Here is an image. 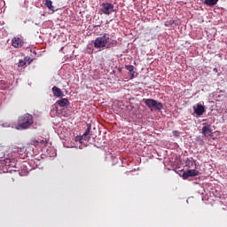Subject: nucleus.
<instances>
[{"label": "nucleus", "mask_w": 227, "mask_h": 227, "mask_svg": "<svg viewBox=\"0 0 227 227\" xmlns=\"http://www.w3.org/2000/svg\"><path fill=\"white\" fill-rule=\"evenodd\" d=\"M12 45L15 49H20V47H23V45H24V41L22 39H20V37H14L12 40Z\"/></svg>", "instance_id": "obj_7"}, {"label": "nucleus", "mask_w": 227, "mask_h": 227, "mask_svg": "<svg viewBox=\"0 0 227 227\" xmlns=\"http://www.w3.org/2000/svg\"><path fill=\"white\" fill-rule=\"evenodd\" d=\"M31 145H33V146H38V145H40V141H38V140H32Z\"/></svg>", "instance_id": "obj_19"}, {"label": "nucleus", "mask_w": 227, "mask_h": 227, "mask_svg": "<svg viewBox=\"0 0 227 227\" xmlns=\"http://www.w3.org/2000/svg\"><path fill=\"white\" fill-rule=\"evenodd\" d=\"M173 24H175V20H168L165 22V27H171V26H173Z\"/></svg>", "instance_id": "obj_17"}, {"label": "nucleus", "mask_w": 227, "mask_h": 227, "mask_svg": "<svg viewBox=\"0 0 227 227\" xmlns=\"http://www.w3.org/2000/svg\"><path fill=\"white\" fill-rule=\"evenodd\" d=\"M52 93L54 97H57L58 98H61L62 97H65V94H63V91L61 89L58 88L57 86L52 87Z\"/></svg>", "instance_id": "obj_10"}, {"label": "nucleus", "mask_w": 227, "mask_h": 227, "mask_svg": "<svg viewBox=\"0 0 227 227\" xmlns=\"http://www.w3.org/2000/svg\"><path fill=\"white\" fill-rule=\"evenodd\" d=\"M193 111L197 116H201L203 115V113H205V106L198 103L196 106H193Z\"/></svg>", "instance_id": "obj_8"}, {"label": "nucleus", "mask_w": 227, "mask_h": 227, "mask_svg": "<svg viewBox=\"0 0 227 227\" xmlns=\"http://www.w3.org/2000/svg\"><path fill=\"white\" fill-rule=\"evenodd\" d=\"M144 102L145 106H147L148 108L151 109V111H162V109H164V106H162V103L155 99L147 98L144 99Z\"/></svg>", "instance_id": "obj_3"}, {"label": "nucleus", "mask_w": 227, "mask_h": 227, "mask_svg": "<svg viewBox=\"0 0 227 227\" xmlns=\"http://www.w3.org/2000/svg\"><path fill=\"white\" fill-rule=\"evenodd\" d=\"M56 105L59 106V107H67V106H70V101H68V98H64L56 101Z\"/></svg>", "instance_id": "obj_11"}, {"label": "nucleus", "mask_w": 227, "mask_h": 227, "mask_svg": "<svg viewBox=\"0 0 227 227\" xmlns=\"http://www.w3.org/2000/svg\"><path fill=\"white\" fill-rule=\"evenodd\" d=\"M25 65H26V61H24V60H20V61H19V64H18V67H25Z\"/></svg>", "instance_id": "obj_20"}, {"label": "nucleus", "mask_w": 227, "mask_h": 227, "mask_svg": "<svg viewBox=\"0 0 227 227\" xmlns=\"http://www.w3.org/2000/svg\"><path fill=\"white\" fill-rule=\"evenodd\" d=\"M113 47H118V41L116 39H111V35L107 33L100 34L94 40V48L99 49V51L113 49Z\"/></svg>", "instance_id": "obj_1"}, {"label": "nucleus", "mask_w": 227, "mask_h": 227, "mask_svg": "<svg viewBox=\"0 0 227 227\" xmlns=\"http://www.w3.org/2000/svg\"><path fill=\"white\" fill-rule=\"evenodd\" d=\"M126 70H128L129 73V75H131V79H134V75L136 74V71H134V66H125Z\"/></svg>", "instance_id": "obj_14"}, {"label": "nucleus", "mask_w": 227, "mask_h": 227, "mask_svg": "<svg viewBox=\"0 0 227 227\" xmlns=\"http://www.w3.org/2000/svg\"><path fill=\"white\" fill-rule=\"evenodd\" d=\"M101 15H111L114 12V4L111 3H103L101 4L100 8Z\"/></svg>", "instance_id": "obj_4"}, {"label": "nucleus", "mask_w": 227, "mask_h": 227, "mask_svg": "<svg viewBox=\"0 0 227 227\" xmlns=\"http://www.w3.org/2000/svg\"><path fill=\"white\" fill-rule=\"evenodd\" d=\"M38 141H39V144L41 143L42 145H44V146H45V145H47V139H45V140L39 139Z\"/></svg>", "instance_id": "obj_21"}, {"label": "nucleus", "mask_w": 227, "mask_h": 227, "mask_svg": "<svg viewBox=\"0 0 227 227\" xmlns=\"http://www.w3.org/2000/svg\"><path fill=\"white\" fill-rule=\"evenodd\" d=\"M202 134L205 137H210L212 136V127L209 124L203 126Z\"/></svg>", "instance_id": "obj_9"}, {"label": "nucleus", "mask_w": 227, "mask_h": 227, "mask_svg": "<svg viewBox=\"0 0 227 227\" xmlns=\"http://www.w3.org/2000/svg\"><path fill=\"white\" fill-rule=\"evenodd\" d=\"M8 87V83L4 81H0V90H6Z\"/></svg>", "instance_id": "obj_18"}, {"label": "nucleus", "mask_w": 227, "mask_h": 227, "mask_svg": "<svg viewBox=\"0 0 227 227\" xmlns=\"http://www.w3.org/2000/svg\"><path fill=\"white\" fill-rule=\"evenodd\" d=\"M219 3V0H204V4L207 6H215Z\"/></svg>", "instance_id": "obj_15"}, {"label": "nucleus", "mask_w": 227, "mask_h": 227, "mask_svg": "<svg viewBox=\"0 0 227 227\" xmlns=\"http://www.w3.org/2000/svg\"><path fill=\"white\" fill-rule=\"evenodd\" d=\"M4 165L7 166V168H15V161L7 158L4 160Z\"/></svg>", "instance_id": "obj_12"}, {"label": "nucleus", "mask_w": 227, "mask_h": 227, "mask_svg": "<svg viewBox=\"0 0 227 227\" xmlns=\"http://www.w3.org/2000/svg\"><path fill=\"white\" fill-rule=\"evenodd\" d=\"M214 71H215V72H217V68H215Z\"/></svg>", "instance_id": "obj_22"}, {"label": "nucleus", "mask_w": 227, "mask_h": 227, "mask_svg": "<svg viewBox=\"0 0 227 227\" xmlns=\"http://www.w3.org/2000/svg\"><path fill=\"white\" fill-rule=\"evenodd\" d=\"M186 166L187 168H192L193 166L196 168V160H194L192 158H189L186 160Z\"/></svg>", "instance_id": "obj_16"}, {"label": "nucleus", "mask_w": 227, "mask_h": 227, "mask_svg": "<svg viewBox=\"0 0 227 227\" xmlns=\"http://www.w3.org/2000/svg\"><path fill=\"white\" fill-rule=\"evenodd\" d=\"M200 175V171L197 169H188L186 171H184L183 173V178L184 180H187V178L191 176H198Z\"/></svg>", "instance_id": "obj_6"}, {"label": "nucleus", "mask_w": 227, "mask_h": 227, "mask_svg": "<svg viewBox=\"0 0 227 227\" xmlns=\"http://www.w3.org/2000/svg\"><path fill=\"white\" fill-rule=\"evenodd\" d=\"M90 132H91V124H87V129L86 131L82 134V136H77L74 139L76 143H82V139L86 141L88 136H90Z\"/></svg>", "instance_id": "obj_5"}, {"label": "nucleus", "mask_w": 227, "mask_h": 227, "mask_svg": "<svg viewBox=\"0 0 227 227\" xmlns=\"http://www.w3.org/2000/svg\"><path fill=\"white\" fill-rule=\"evenodd\" d=\"M44 4L46 7H48V9H50L51 12H52V13H54V12H56V10L54 9V5H52V1L44 0Z\"/></svg>", "instance_id": "obj_13"}, {"label": "nucleus", "mask_w": 227, "mask_h": 227, "mask_svg": "<svg viewBox=\"0 0 227 227\" xmlns=\"http://www.w3.org/2000/svg\"><path fill=\"white\" fill-rule=\"evenodd\" d=\"M35 123L33 116L29 114H25L18 118V130H26L31 129V126Z\"/></svg>", "instance_id": "obj_2"}]
</instances>
